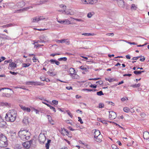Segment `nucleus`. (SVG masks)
<instances>
[{
	"instance_id": "e2e57ef3",
	"label": "nucleus",
	"mask_w": 149,
	"mask_h": 149,
	"mask_svg": "<svg viewBox=\"0 0 149 149\" xmlns=\"http://www.w3.org/2000/svg\"><path fill=\"white\" fill-rule=\"evenodd\" d=\"M10 73L12 74H13V75H16V74H18L17 72H12L11 71H10Z\"/></svg>"
},
{
	"instance_id": "5701e85b",
	"label": "nucleus",
	"mask_w": 149,
	"mask_h": 149,
	"mask_svg": "<svg viewBox=\"0 0 149 149\" xmlns=\"http://www.w3.org/2000/svg\"><path fill=\"white\" fill-rule=\"evenodd\" d=\"M70 22L68 19H65L62 21V24H69Z\"/></svg>"
},
{
	"instance_id": "a18cd8bd",
	"label": "nucleus",
	"mask_w": 149,
	"mask_h": 149,
	"mask_svg": "<svg viewBox=\"0 0 149 149\" xmlns=\"http://www.w3.org/2000/svg\"><path fill=\"white\" fill-rule=\"evenodd\" d=\"M52 103L55 105H57L58 104V101L54 100L52 101Z\"/></svg>"
},
{
	"instance_id": "4c0bfd02",
	"label": "nucleus",
	"mask_w": 149,
	"mask_h": 149,
	"mask_svg": "<svg viewBox=\"0 0 149 149\" xmlns=\"http://www.w3.org/2000/svg\"><path fill=\"white\" fill-rule=\"evenodd\" d=\"M49 107L50 109L52 110L54 112H56V109L54 107H53L52 106H51L50 105V106H49Z\"/></svg>"
},
{
	"instance_id": "393cba45",
	"label": "nucleus",
	"mask_w": 149,
	"mask_h": 149,
	"mask_svg": "<svg viewBox=\"0 0 149 149\" xmlns=\"http://www.w3.org/2000/svg\"><path fill=\"white\" fill-rule=\"evenodd\" d=\"M83 35L87 36H93L94 35V33H83L82 34Z\"/></svg>"
},
{
	"instance_id": "6e6552de",
	"label": "nucleus",
	"mask_w": 149,
	"mask_h": 149,
	"mask_svg": "<svg viewBox=\"0 0 149 149\" xmlns=\"http://www.w3.org/2000/svg\"><path fill=\"white\" fill-rule=\"evenodd\" d=\"M117 3L118 6L120 8H124L125 7V2L123 0H117Z\"/></svg>"
},
{
	"instance_id": "f704fd0d",
	"label": "nucleus",
	"mask_w": 149,
	"mask_h": 149,
	"mask_svg": "<svg viewBox=\"0 0 149 149\" xmlns=\"http://www.w3.org/2000/svg\"><path fill=\"white\" fill-rule=\"evenodd\" d=\"M63 12H64L65 14L66 15H71L69 11H66L65 10Z\"/></svg>"
},
{
	"instance_id": "cd10ccee",
	"label": "nucleus",
	"mask_w": 149,
	"mask_h": 149,
	"mask_svg": "<svg viewBox=\"0 0 149 149\" xmlns=\"http://www.w3.org/2000/svg\"><path fill=\"white\" fill-rule=\"evenodd\" d=\"M124 111L126 113L129 112L130 110V109L127 107H125L123 108Z\"/></svg>"
},
{
	"instance_id": "de8ad7c7",
	"label": "nucleus",
	"mask_w": 149,
	"mask_h": 149,
	"mask_svg": "<svg viewBox=\"0 0 149 149\" xmlns=\"http://www.w3.org/2000/svg\"><path fill=\"white\" fill-rule=\"evenodd\" d=\"M111 147L113 149H119L117 146L115 145H111Z\"/></svg>"
},
{
	"instance_id": "8fccbe9b",
	"label": "nucleus",
	"mask_w": 149,
	"mask_h": 149,
	"mask_svg": "<svg viewBox=\"0 0 149 149\" xmlns=\"http://www.w3.org/2000/svg\"><path fill=\"white\" fill-rule=\"evenodd\" d=\"M133 72L134 73V74H141L140 73V71H134Z\"/></svg>"
},
{
	"instance_id": "39448f33",
	"label": "nucleus",
	"mask_w": 149,
	"mask_h": 149,
	"mask_svg": "<svg viewBox=\"0 0 149 149\" xmlns=\"http://www.w3.org/2000/svg\"><path fill=\"white\" fill-rule=\"evenodd\" d=\"M46 139V137L44 134L40 133L39 136V140L40 143L42 144L44 143Z\"/></svg>"
},
{
	"instance_id": "774afa93",
	"label": "nucleus",
	"mask_w": 149,
	"mask_h": 149,
	"mask_svg": "<svg viewBox=\"0 0 149 149\" xmlns=\"http://www.w3.org/2000/svg\"><path fill=\"white\" fill-rule=\"evenodd\" d=\"M106 35L109 36H110L111 35V36H113L114 35V34L113 33H107L106 34Z\"/></svg>"
},
{
	"instance_id": "13d9d810",
	"label": "nucleus",
	"mask_w": 149,
	"mask_h": 149,
	"mask_svg": "<svg viewBox=\"0 0 149 149\" xmlns=\"http://www.w3.org/2000/svg\"><path fill=\"white\" fill-rule=\"evenodd\" d=\"M140 115L141 116V117L144 118L146 116V114H145V113L144 112H142L141 113Z\"/></svg>"
},
{
	"instance_id": "0e129e2a",
	"label": "nucleus",
	"mask_w": 149,
	"mask_h": 149,
	"mask_svg": "<svg viewBox=\"0 0 149 149\" xmlns=\"http://www.w3.org/2000/svg\"><path fill=\"white\" fill-rule=\"evenodd\" d=\"M6 59L5 57L3 56H2L0 58V63L2 61L5 60Z\"/></svg>"
},
{
	"instance_id": "b1692460",
	"label": "nucleus",
	"mask_w": 149,
	"mask_h": 149,
	"mask_svg": "<svg viewBox=\"0 0 149 149\" xmlns=\"http://www.w3.org/2000/svg\"><path fill=\"white\" fill-rule=\"evenodd\" d=\"M94 14V13L93 12L89 13L88 14L87 16L89 18H91L93 15Z\"/></svg>"
},
{
	"instance_id": "864d4df0",
	"label": "nucleus",
	"mask_w": 149,
	"mask_h": 149,
	"mask_svg": "<svg viewBox=\"0 0 149 149\" xmlns=\"http://www.w3.org/2000/svg\"><path fill=\"white\" fill-rule=\"evenodd\" d=\"M56 60L52 59L50 60L49 62L52 64H54Z\"/></svg>"
},
{
	"instance_id": "a878e982",
	"label": "nucleus",
	"mask_w": 149,
	"mask_h": 149,
	"mask_svg": "<svg viewBox=\"0 0 149 149\" xmlns=\"http://www.w3.org/2000/svg\"><path fill=\"white\" fill-rule=\"evenodd\" d=\"M67 60V58L66 57L60 58L58 59V60L60 61H66Z\"/></svg>"
},
{
	"instance_id": "9b49d317",
	"label": "nucleus",
	"mask_w": 149,
	"mask_h": 149,
	"mask_svg": "<svg viewBox=\"0 0 149 149\" xmlns=\"http://www.w3.org/2000/svg\"><path fill=\"white\" fill-rule=\"evenodd\" d=\"M95 140L98 142H101L102 141V135H100L99 136L94 138Z\"/></svg>"
},
{
	"instance_id": "603ef678",
	"label": "nucleus",
	"mask_w": 149,
	"mask_h": 149,
	"mask_svg": "<svg viewBox=\"0 0 149 149\" xmlns=\"http://www.w3.org/2000/svg\"><path fill=\"white\" fill-rule=\"evenodd\" d=\"M32 6H29L28 7H26V8H25L23 9V10H27L29 9H30L31 8H32Z\"/></svg>"
},
{
	"instance_id": "ddd939ff",
	"label": "nucleus",
	"mask_w": 149,
	"mask_h": 149,
	"mask_svg": "<svg viewBox=\"0 0 149 149\" xmlns=\"http://www.w3.org/2000/svg\"><path fill=\"white\" fill-rule=\"evenodd\" d=\"M94 138L101 135L100 132L97 130H95V131L94 132Z\"/></svg>"
},
{
	"instance_id": "37998d69",
	"label": "nucleus",
	"mask_w": 149,
	"mask_h": 149,
	"mask_svg": "<svg viewBox=\"0 0 149 149\" xmlns=\"http://www.w3.org/2000/svg\"><path fill=\"white\" fill-rule=\"evenodd\" d=\"M80 68L81 70H84L86 71H87L88 70L86 68L84 67L83 66H81Z\"/></svg>"
},
{
	"instance_id": "9d476101",
	"label": "nucleus",
	"mask_w": 149,
	"mask_h": 149,
	"mask_svg": "<svg viewBox=\"0 0 149 149\" xmlns=\"http://www.w3.org/2000/svg\"><path fill=\"white\" fill-rule=\"evenodd\" d=\"M6 125V122L2 119L1 116H0V127H3Z\"/></svg>"
},
{
	"instance_id": "20e7f679",
	"label": "nucleus",
	"mask_w": 149,
	"mask_h": 149,
	"mask_svg": "<svg viewBox=\"0 0 149 149\" xmlns=\"http://www.w3.org/2000/svg\"><path fill=\"white\" fill-rule=\"evenodd\" d=\"M33 140V139L31 140L30 141L24 142L23 143L22 145L25 148L29 149L30 148Z\"/></svg>"
},
{
	"instance_id": "bf43d9fd",
	"label": "nucleus",
	"mask_w": 149,
	"mask_h": 149,
	"mask_svg": "<svg viewBox=\"0 0 149 149\" xmlns=\"http://www.w3.org/2000/svg\"><path fill=\"white\" fill-rule=\"evenodd\" d=\"M25 111L28 112H30L31 111V109L29 108L26 107Z\"/></svg>"
},
{
	"instance_id": "aec40b11",
	"label": "nucleus",
	"mask_w": 149,
	"mask_h": 149,
	"mask_svg": "<svg viewBox=\"0 0 149 149\" xmlns=\"http://www.w3.org/2000/svg\"><path fill=\"white\" fill-rule=\"evenodd\" d=\"M70 75L71 77L73 79H77L78 77V75L74 73H70Z\"/></svg>"
},
{
	"instance_id": "6e6d98bb",
	"label": "nucleus",
	"mask_w": 149,
	"mask_h": 149,
	"mask_svg": "<svg viewBox=\"0 0 149 149\" xmlns=\"http://www.w3.org/2000/svg\"><path fill=\"white\" fill-rule=\"evenodd\" d=\"M78 121L80 122V123H81V124H83V121H82V120L81 119V117H78Z\"/></svg>"
},
{
	"instance_id": "2f4dec72",
	"label": "nucleus",
	"mask_w": 149,
	"mask_h": 149,
	"mask_svg": "<svg viewBox=\"0 0 149 149\" xmlns=\"http://www.w3.org/2000/svg\"><path fill=\"white\" fill-rule=\"evenodd\" d=\"M39 99L40 100H43V101H45L46 102H49V103L50 104H52L51 103V102H49V101L48 100H47L45 99H44V97H42L40 98H39Z\"/></svg>"
},
{
	"instance_id": "c03bdc74",
	"label": "nucleus",
	"mask_w": 149,
	"mask_h": 149,
	"mask_svg": "<svg viewBox=\"0 0 149 149\" xmlns=\"http://www.w3.org/2000/svg\"><path fill=\"white\" fill-rule=\"evenodd\" d=\"M40 79L41 80V81H46V82H49L50 81V80L49 79H45V78H44V79H42V78H41V77L40 78Z\"/></svg>"
},
{
	"instance_id": "49530a36",
	"label": "nucleus",
	"mask_w": 149,
	"mask_h": 149,
	"mask_svg": "<svg viewBox=\"0 0 149 149\" xmlns=\"http://www.w3.org/2000/svg\"><path fill=\"white\" fill-rule=\"evenodd\" d=\"M128 100L127 97H123L121 99V100L122 102H124L126 100Z\"/></svg>"
},
{
	"instance_id": "412c9836",
	"label": "nucleus",
	"mask_w": 149,
	"mask_h": 149,
	"mask_svg": "<svg viewBox=\"0 0 149 149\" xmlns=\"http://www.w3.org/2000/svg\"><path fill=\"white\" fill-rule=\"evenodd\" d=\"M51 140L48 139L47 141V143H46L45 147L47 149H49L50 145V143L51 142Z\"/></svg>"
},
{
	"instance_id": "7c9ffc66",
	"label": "nucleus",
	"mask_w": 149,
	"mask_h": 149,
	"mask_svg": "<svg viewBox=\"0 0 149 149\" xmlns=\"http://www.w3.org/2000/svg\"><path fill=\"white\" fill-rule=\"evenodd\" d=\"M71 18L73 19H74V20H75L76 21H79V22H84V21L81 19H77V18H75L73 17H71Z\"/></svg>"
},
{
	"instance_id": "680f3d73",
	"label": "nucleus",
	"mask_w": 149,
	"mask_h": 149,
	"mask_svg": "<svg viewBox=\"0 0 149 149\" xmlns=\"http://www.w3.org/2000/svg\"><path fill=\"white\" fill-rule=\"evenodd\" d=\"M100 79V78H91V79H89V80H97L99 79Z\"/></svg>"
},
{
	"instance_id": "5fc2aeb1",
	"label": "nucleus",
	"mask_w": 149,
	"mask_h": 149,
	"mask_svg": "<svg viewBox=\"0 0 149 149\" xmlns=\"http://www.w3.org/2000/svg\"><path fill=\"white\" fill-rule=\"evenodd\" d=\"M89 86H90V87L91 88H96V87H97V85H96L95 84H94V85L91 84V85H90Z\"/></svg>"
},
{
	"instance_id": "338daca9",
	"label": "nucleus",
	"mask_w": 149,
	"mask_h": 149,
	"mask_svg": "<svg viewBox=\"0 0 149 149\" xmlns=\"http://www.w3.org/2000/svg\"><path fill=\"white\" fill-rule=\"evenodd\" d=\"M90 41H85L83 42V43L88 45L89 44Z\"/></svg>"
},
{
	"instance_id": "69168bd1",
	"label": "nucleus",
	"mask_w": 149,
	"mask_h": 149,
	"mask_svg": "<svg viewBox=\"0 0 149 149\" xmlns=\"http://www.w3.org/2000/svg\"><path fill=\"white\" fill-rule=\"evenodd\" d=\"M33 60L34 62H36L38 60V59L36 58L35 56H34L33 58Z\"/></svg>"
},
{
	"instance_id": "4d7b16f0",
	"label": "nucleus",
	"mask_w": 149,
	"mask_h": 149,
	"mask_svg": "<svg viewBox=\"0 0 149 149\" xmlns=\"http://www.w3.org/2000/svg\"><path fill=\"white\" fill-rule=\"evenodd\" d=\"M8 104V103L7 102H3L1 103V105L2 106H7Z\"/></svg>"
},
{
	"instance_id": "f257e3e1",
	"label": "nucleus",
	"mask_w": 149,
	"mask_h": 149,
	"mask_svg": "<svg viewBox=\"0 0 149 149\" xmlns=\"http://www.w3.org/2000/svg\"><path fill=\"white\" fill-rule=\"evenodd\" d=\"M17 116V113L15 110H10L6 113L5 118L7 121L13 122L16 120Z\"/></svg>"
},
{
	"instance_id": "79ce46f5",
	"label": "nucleus",
	"mask_w": 149,
	"mask_h": 149,
	"mask_svg": "<svg viewBox=\"0 0 149 149\" xmlns=\"http://www.w3.org/2000/svg\"><path fill=\"white\" fill-rule=\"evenodd\" d=\"M99 107L100 108H103L104 106V104L102 103H100L99 104Z\"/></svg>"
},
{
	"instance_id": "3c124183",
	"label": "nucleus",
	"mask_w": 149,
	"mask_h": 149,
	"mask_svg": "<svg viewBox=\"0 0 149 149\" xmlns=\"http://www.w3.org/2000/svg\"><path fill=\"white\" fill-rule=\"evenodd\" d=\"M99 121H100L102 122V123H104V124H107V123L105 121L103 120H101V119L100 118H99Z\"/></svg>"
},
{
	"instance_id": "09e8293b",
	"label": "nucleus",
	"mask_w": 149,
	"mask_h": 149,
	"mask_svg": "<svg viewBox=\"0 0 149 149\" xmlns=\"http://www.w3.org/2000/svg\"><path fill=\"white\" fill-rule=\"evenodd\" d=\"M96 83L98 84H100V85H102L103 84V82L101 80H100V81H97L96 82Z\"/></svg>"
},
{
	"instance_id": "4468645a",
	"label": "nucleus",
	"mask_w": 149,
	"mask_h": 149,
	"mask_svg": "<svg viewBox=\"0 0 149 149\" xmlns=\"http://www.w3.org/2000/svg\"><path fill=\"white\" fill-rule=\"evenodd\" d=\"M137 8V5H135V4H133L131 5V10H136V9Z\"/></svg>"
},
{
	"instance_id": "a211bd4d",
	"label": "nucleus",
	"mask_w": 149,
	"mask_h": 149,
	"mask_svg": "<svg viewBox=\"0 0 149 149\" xmlns=\"http://www.w3.org/2000/svg\"><path fill=\"white\" fill-rule=\"evenodd\" d=\"M105 79L106 81H108L110 82L117 81V79H114L113 78L108 79L106 78Z\"/></svg>"
},
{
	"instance_id": "f3484780",
	"label": "nucleus",
	"mask_w": 149,
	"mask_h": 149,
	"mask_svg": "<svg viewBox=\"0 0 149 149\" xmlns=\"http://www.w3.org/2000/svg\"><path fill=\"white\" fill-rule=\"evenodd\" d=\"M23 123L27 125L29 123L28 119L27 117H25L23 120Z\"/></svg>"
},
{
	"instance_id": "2eb2a0df",
	"label": "nucleus",
	"mask_w": 149,
	"mask_h": 149,
	"mask_svg": "<svg viewBox=\"0 0 149 149\" xmlns=\"http://www.w3.org/2000/svg\"><path fill=\"white\" fill-rule=\"evenodd\" d=\"M87 4H93L96 3L97 1V0H89L88 1Z\"/></svg>"
},
{
	"instance_id": "bb28decb",
	"label": "nucleus",
	"mask_w": 149,
	"mask_h": 149,
	"mask_svg": "<svg viewBox=\"0 0 149 149\" xmlns=\"http://www.w3.org/2000/svg\"><path fill=\"white\" fill-rule=\"evenodd\" d=\"M141 86V84L140 83H138V84H135L133 85H132L131 86V87H132L133 88H135L137 87H139Z\"/></svg>"
},
{
	"instance_id": "dca6fc26",
	"label": "nucleus",
	"mask_w": 149,
	"mask_h": 149,
	"mask_svg": "<svg viewBox=\"0 0 149 149\" xmlns=\"http://www.w3.org/2000/svg\"><path fill=\"white\" fill-rule=\"evenodd\" d=\"M9 66L11 67V68H14L16 67L17 64L13 62L10 63Z\"/></svg>"
},
{
	"instance_id": "423d86ee",
	"label": "nucleus",
	"mask_w": 149,
	"mask_h": 149,
	"mask_svg": "<svg viewBox=\"0 0 149 149\" xmlns=\"http://www.w3.org/2000/svg\"><path fill=\"white\" fill-rule=\"evenodd\" d=\"M109 118L111 120H113L116 118L117 116L115 112L113 111H109Z\"/></svg>"
},
{
	"instance_id": "a19ab883",
	"label": "nucleus",
	"mask_w": 149,
	"mask_h": 149,
	"mask_svg": "<svg viewBox=\"0 0 149 149\" xmlns=\"http://www.w3.org/2000/svg\"><path fill=\"white\" fill-rule=\"evenodd\" d=\"M142 57L141 56H138L136 57H134L132 58V60H137L139 58H141Z\"/></svg>"
},
{
	"instance_id": "58836bf2",
	"label": "nucleus",
	"mask_w": 149,
	"mask_h": 149,
	"mask_svg": "<svg viewBox=\"0 0 149 149\" xmlns=\"http://www.w3.org/2000/svg\"><path fill=\"white\" fill-rule=\"evenodd\" d=\"M15 148L17 149H21L22 148V146L19 144H17L15 145Z\"/></svg>"
},
{
	"instance_id": "c756f323",
	"label": "nucleus",
	"mask_w": 149,
	"mask_h": 149,
	"mask_svg": "<svg viewBox=\"0 0 149 149\" xmlns=\"http://www.w3.org/2000/svg\"><path fill=\"white\" fill-rule=\"evenodd\" d=\"M30 64L29 63H23L22 64V67L24 68H26L29 66Z\"/></svg>"
},
{
	"instance_id": "c9c22d12",
	"label": "nucleus",
	"mask_w": 149,
	"mask_h": 149,
	"mask_svg": "<svg viewBox=\"0 0 149 149\" xmlns=\"http://www.w3.org/2000/svg\"><path fill=\"white\" fill-rule=\"evenodd\" d=\"M66 112L67 113L68 115L72 118L73 117V115L70 112L69 110H68L66 111Z\"/></svg>"
},
{
	"instance_id": "0eeeda50",
	"label": "nucleus",
	"mask_w": 149,
	"mask_h": 149,
	"mask_svg": "<svg viewBox=\"0 0 149 149\" xmlns=\"http://www.w3.org/2000/svg\"><path fill=\"white\" fill-rule=\"evenodd\" d=\"M26 84L29 85H32L33 84L34 85H40L41 83L39 82L34 81H29L26 82Z\"/></svg>"
},
{
	"instance_id": "c85d7f7f",
	"label": "nucleus",
	"mask_w": 149,
	"mask_h": 149,
	"mask_svg": "<svg viewBox=\"0 0 149 149\" xmlns=\"http://www.w3.org/2000/svg\"><path fill=\"white\" fill-rule=\"evenodd\" d=\"M97 95L99 96L103 95L104 94L102 91H100L97 92Z\"/></svg>"
},
{
	"instance_id": "f03ea898",
	"label": "nucleus",
	"mask_w": 149,
	"mask_h": 149,
	"mask_svg": "<svg viewBox=\"0 0 149 149\" xmlns=\"http://www.w3.org/2000/svg\"><path fill=\"white\" fill-rule=\"evenodd\" d=\"M31 134L28 130H21L18 132V136L21 139L25 141L29 139L30 137Z\"/></svg>"
},
{
	"instance_id": "6ab92c4d",
	"label": "nucleus",
	"mask_w": 149,
	"mask_h": 149,
	"mask_svg": "<svg viewBox=\"0 0 149 149\" xmlns=\"http://www.w3.org/2000/svg\"><path fill=\"white\" fill-rule=\"evenodd\" d=\"M11 95L10 93H3L2 94V96L3 97H10L11 96Z\"/></svg>"
},
{
	"instance_id": "473e14b6",
	"label": "nucleus",
	"mask_w": 149,
	"mask_h": 149,
	"mask_svg": "<svg viewBox=\"0 0 149 149\" xmlns=\"http://www.w3.org/2000/svg\"><path fill=\"white\" fill-rule=\"evenodd\" d=\"M59 7L60 8H63L65 10H66V6L65 5L61 4L59 5Z\"/></svg>"
},
{
	"instance_id": "1a4fd4ad",
	"label": "nucleus",
	"mask_w": 149,
	"mask_h": 149,
	"mask_svg": "<svg viewBox=\"0 0 149 149\" xmlns=\"http://www.w3.org/2000/svg\"><path fill=\"white\" fill-rule=\"evenodd\" d=\"M44 19L45 18H43L41 16L36 17L31 19V21L33 22H35Z\"/></svg>"
},
{
	"instance_id": "052dcab7",
	"label": "nucleus",
	"mask_w": 149,
	"mask_h": 149,
	"mask_svg": "<svg viewBox=\"0 0 149 149\" xmlns=\"http://www.w3.org/2000/svg\"><path fill=\"white\" fill-rule=\"evenodd\" d=\"M65 39H62V40H58L57 42L58 43H62L65 42Z\"/></svg>"
},
{
	"instance_id": "4be33fe9",
	"label": "nucleus",
	"mask_w": 149,
	"mask_h": 149,
	"mask_svg": "<svg viewBox=\"0 0 149 149\" xmlns=\"http://www.w3.org/2000/svg\"><path fill=\"white\" fill-rule=\"evenodd\" d=\"M47 116L48 117V119L49 121L52 125H54V123H52V118L51 116L50 115H47Z\"/></svg>"
},
{
	"instance_id": "7ed1b4c3",
	"label": "nucleus",
	"mask_w": 149,
	"mask_h": 149,
	"mask_svg": "<svg viewBox=\"0 0 149 149\" xmlns=\"http://www.w3.org/2000/svg\"><path fill=\"white\" fill-rule=\"evenodd\" d=\"M8 145V139L7 137L2 134L0 135V147H6Z\"/></svg>"
},
{
	"instance_id": "ea45409f",
	"label": "nucleus",
	"mask_w": 149,
	"mask_h": 149,
	"mask_svg": "<svg viewBox=\"0 0 149 149\" xmlns=\"http://www.w3.org/2000/svg\"><path fill=\"white\" fill-rule=\"evenodd\" d=\"M45 2L43 0H40L38 3H37V5H39L40 4H42L44 3Z\"/></svg>"
},
{
	"instance_id": "72a5a7b5",
	"label": "nucleus",
	"mask_w": 149,
	"mask_h": 149,
	"mask_svg": "<svg viewBox=\"0 0 149 149\" xmlns=\"http://www.w3.org/2000/svg\"><path fill=\"white\" fill-rule=\"evenodd\" d=\"M75 70L74 69L72 68H70L69 70V72L70 74V73H74Z\"/></svg>"
},
{
	"instance_id": "e433bc0d",
	"label": "nucleus",
	"mask_w": 149,
	"mask_h": 149,
	"mask_svg": "<svg viewBox=\"0 0 149 149\" xmlns=\"http://www.w3.org/2000/svg\"><path fill=\"white\" fill-rule=\"evenodd\" d=\"M47 73L50 76H54L56 75L55 74H53L52 72H51L49 71V70L47 72Z\"/></svg>"
},
{
	"instance_id": "f8f14e48",
	"label": "nucleus",
	"mask_w": 149,
	"mask_h": 149,
	"mask_svg": "<svg viewBox=\"0 0 149 149\" xmlns=\"http://www.w3.org/2000/svg\"><path fill=\"white\" fill-rule=\"evenodd\" d=\"M143 136L144 139H147L149 137V133L147 132H145L143 133Z\"/></svg>"
}]
</instances>
